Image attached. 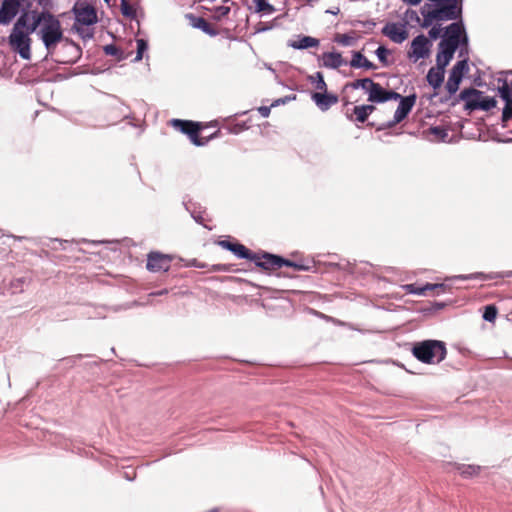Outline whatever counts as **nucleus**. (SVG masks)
<instances>
[{
    "instance_id": "40",
    "label": "nucleus",
    "mask_w": 512,
    "mask_h": 512,
    "mask_svg": "<svg viewBox=\"0 0 512 512\" xmlns=\"http://www.w3.org/2000/svg\"><path fill=\"white\" fill-rule=\"evenodd\" d=\"M336 42L341 44V45H344V46H349L351 45L352 41H353V37L347 35V34H338L335 38Z\"/></svg>"
},
{
    "instance_id": "28",
    "label": "nucleus",
    "mask_w": 512,
    "mask_h": 512,
    "mask_svg": "<svg viewBox=\"0 0 512 512\" xmlns=\"http://www.w3.org/2000/svg\"><path fill=\"white\" fill-rule=\"evenodd\" d=\"M350 65L354 68L375 69L376 66L369 61L361 52H354Z\"/></svg>"
},
{
    "instance_id": "52",
    "label": "nucleus",
    "mask_w": 512,
    "mask_h": 512,
    "mask_svg": "<svg viewBox=\"0 0 512 512\" xmlns=\"http://www.w3.org/2000/svg\"><path fill=\"white\" fill-rule=\"evenodd\" d=\"M104 1H105L106 3H108V4H109V2H110V0H104Z\"/></svg>"
},
{
    "instance_id": "37",
    "label": "nucleus",
    "mask_w": 512,
    "mask_h": 512,
    "mask_svg": "<svg viewBox=\"0 0 512 512\" xmlns=\"http://www.w3.org/2000/svg\"><path fill=\"white\" fill-rule=\"evenodd\" d=\"M137 55L135 61H140L143 58L144 52L148 49L147 41L144 39H137Z\"/></svg>"
},
{
    "instance_id": "50",
    "label": "nucleus",
    "mask_w": 512,
    "mask_h": 512,
    "mask_svg": "<svg viewBox=\"0 0 512 512\" xmlns=\"http://www.w3.org/2000/svg\"><path fill=\"white\" fill-rule=\"evenodd\" d=\"M342 101H343L344 105H348V104H350V103H351V102L349 101V99H348L347 97H345V96H343V97H342Z\"/></svg>"
},
{
    "instance_id": "5",
    "label": "nucleus",
    "mask_w": 512,
    "mask_h": 512,
    "mask_svg": "<svg viewBox=\"0 0 512 512\" xmlns=\"http://www.w3.org/2000/svg\"><path fill=\"white\" fill-rule=\"evenodd\" d=\"M169 125L186 134L195 146H205L210 140L219 137L220 130L215 131L208 137H201L200 132L208 125L204 122H195L191 120L171 119Z\"/></svg>"
},
{
    "instance_id": "30",
    "label": "nucleus",
    "mask_w": 512,
    "mask_h": 512,
    "mask_svg": "<svg viewBox=\"0 0 512 512\" xmlns=\"http://www.w3.org/2000/svg\"><path fill=\"white\" fill-rule=\"evenodd\" d=\"M453 56H454L453 53L439 49V51L436 55V66L439 67L440 69L445 70L446 66L450 63Z\"/></svg>"
},
{
    "instance_id": "44",
    "label": "nucleus",
    "mask_w": 512,
    "mask_h": 512,
    "mask_svg": "<svg viewBox=\"0 0 512 512\" xmlns=\"http://www.w3.org/2000/svg\"><path fill=\"white\" fill-rule=\"evenodd\" d=\"M441 27L440 26H434L429 30V36L431 39H437L441 34Z\"/></svg>"
},
{
    "instance_id": "20",
    "label": "nucleus",
    "mask_w": 512,
    "mask_h": 512,
    "mask_svg": "<svg viewBox=\"0 0 512 512\" xmlns=\"http://www.w3.org/2000/svg\"><path fill=\"white\" fill-rule=\"evenodd\" d=\"M501 98L505 101V107L502 113V121L506 122L512 118V93L506 81L499 88Z\"/></svg>"
},
{
    "instance_id": "21",
    "label": "nucleus",
    "mask_w": 512,
    "mask_h": 512,
    "mask_svg": "<svg viewBox=\"0 0 512 512\" xmlns=\"http://www.w3.org/2000/svg\"><path fill=\"white\" fill-rule=\"evenodd\" d=\"M376 110V107L372 104L355 106L352 110V114H347V117L352 121L364 123L370 114Z\"/></svg>"
},
{
    "instance_id": "6",
    "label": "nucleus",
    "mask_w": 512,
    "mask_h": 512,
    "mask_svg": "<svg viewBox=\"0 0 512 512\" xmlns=\"http://www.w3.org/2000/svg\"><path fill=\"white\" fill-rule=\"evenodd\" d=\"M253 262L257 267L267 271H274L280 269L283 266L291 267L296 271H306L309 269L308 266L302 264L301 262L288 260L281 256L267 252L255 253Z\"/></svg>"
},
{
    "instance_id": "46",
    "label": "nucleus",
    "mask_w": 512,
    "mask_h": 512,
    "mask_svg": "<svg viewBox=\"0 0 512 512\" xmlns=\"http://www.w3.org/2000/svg\"><path fill=\"white\" fill-rule=\"evenodd\" d=\"M165 293H167V290H161V291H158V292H154V293L149 294V297H150V298H153V297H155V296L163 295V294H165Z\"/></svg>"
},
{
    "instance_id": "22",
    "label": "nucleus",
    "mask_w": 512,
    "mask_h": 512,
    "mask_svg": "<svg viewBox=\"0 0 512 512\" xmlns=\"http://www.w3.org/2000/svg\"><path fill=\"white\" fill-rule=\"evenodd\" d=\"M444 76L445 70L436 66L429 69L426 79L429 85H431L434 89H438L441 87L444 81Z\"/></svg>"
},
{
    "instance_id": "2",
    "label": "nucleus",
    "mask_w": 512,
    "mask_h": 512,
    "mask_svg": "<svg viewBox=\"0 0 512 512\" xmlns=\"http://www.w3.org/2000/svg\"><path fill=\"white\" fill-rule=\"evenodd\" d=\"M435 3V8L427 10L428 4H425L421 9L423 21L421 27L428 28L434 21H448L460 18L462 13L461 0H441L432 1Z\"/></svg>"
},
{
    "instance_id": "33",
    "label": "nucleus",
    "mask_w": 512,
    "mask_h": 512,
    "mask_svg": "<svg viewBox=\"0 0 512 512\" xmlns=\"http://www.w3.org/2000/svg\"><path fill=\"white\" fill-rule=\"evenodd\" d=\"M120 9L125 17L132 19L136 16V10L128 0H121Z\"/></svg>"
},
{
    "instance_id": "47",
    "label": "nucleus",
    "mask_w": 512,
    "mask_h": 512,
    "mask_svg": "<svg viewBox=\"0 0 512 512\" xmlns=\"http://www.w3.org/2000/svg\"><path fill=\"white\" fill-rule=\"evenodd\" d=\"M243 129V126L235 125L233 128L230 129L232 133H238Z\"/></svg>"
},
{
    "instance_id": "48",
    "label": "nucleus",
    "mask_w": 512,
    "mask_h": 512,
    "mask_svg": "<svg viewBox=\"0 0 512 512\" xmlns=\"http://www.w3.org/2000/svg\"><path fill=\"white\" fill-rule=\"evenodd\" d=\"M193 265H194L195 267H198V268H206V267H207V265H206V264H204V263H198V262H197V260H194V261H193Z\"/></svg>"
},
{
    "instance_id": "8",
    "label": "nucleus",
    "mask_w": 512,
    "mask_h": 512,
    "mask_svg": "<svg viewBox=\"0 0 512 512\" xmlns=\"http://www.w3.org/2000/svg\"><path fill=\"white\" fill-rule=\"evenodd\" d=\"M468 71V63L466 60L458 61L450 71L446 89L450 95L455 94L462 81L464 74Z\"/></svg>"
},
{
    "instance_id": "34",
    "label": "nucleus",
    "mask_w": 512,
    "mask_h": 512,
    "mask_svg": "<svg viewBox=\"0 0 512 512\" xmlns=\"http://www.w3.org/2000/svg\"><path fill=\"white\" fill-rule=\"evenodd\" d=\"M310 79L312 82H315V87L318 90V92L327 91V84L321 72H317L315 76H311Z\"/></svg>"
},
{
    "instance_id": "29",
    "label": "nucleus",
    "mask_w": 512,
    "mask_h": 512,
    "mask_svg": "<svg viewBox=\"0 0 512 512\" xmlns=\"http://www.w3.org/2000/svg\"><path fill=\"white\" fill-rule=\"evenodd\" d=\"M373 83H374V81L370 78L357 79L353 82L346 83L343 90L345 91L348 88H351V89L362 88L369 94Z\"/></svg>"
},
{
    "instance_id": "26",
    "label": "nucleus",
    "mask_w": 512,
    "mask_h": 512,
    "mask_svg": "<svg viewBox=\"0 0 512 512\" xmlns=\"http://www.w3.org/2000/svg\"><path fill=\"white\" fill-rule=\"evenodd\" d=\"M192 25L195 28L201 29L203 32L210 36H216L218 34L217 29L210 24L206 19L203 17H192Z\"/></svg>"
},
{
    "instance_id": "1",
    "label": "nucleus",
    "mask_w": 512,
    "mask_h": 512,
    "mask_svg": "<svg viewBox=\"0 0 512 512\" xmlns=\"http://www.w3.org/2000/svg\"><path fill=\"white\" fill-rule=\"evenodd\" d=\"M30 14V31H37L49 53H53L58 43L64 38L59 19L47 11H32Z\"/></svg>"
},
{
    "instance_id": "9",
    "label": "nucleus",
    "mask_w": 512,
    "mask_h": 512,
    "mask_svg": "<svg viewBox=\"0 0 512 512\" xmlns=\"http://www.w3.org/2000/svg\"><path fill=\"white\" fill-rule=\"evenodd\" d=\"M431 42L423 34L416 36L411 42V49L408 52V57L417 61L429 56Z\"/></svg>"
},
{
    "instance_id": "3",
    "label": "nucleus",
    "mask_w": 512,
    "mask_h": 512,
    "mask_svg": "<svg viewBox=\"0 0 512 512\" xmlns=\"http://www.w3.org/2000/svg\"><path fill=\"white\" fill-rule=\"evenodd\" d=\"M30 14H22L15 22L12 32L9 36V44L11 48L19 53V55L26 60L31 57V38L30 34L34 31H30Z\"/></svg>"
},
{
    "instance_id": "45",
    "label": "nucleus",
    "mask_w": 512,
    "mask_h": 512,
    "mask_svg": "<svg viewBox=\"0 0 512 512\" xmlns=\"http://www.w3.org/2000/svg\"><path fill=\"white\" fill-rule=\"evenodd\" d=\"M257 110H258L259 114L262 117L266 118V117H268L270 115L271 106L270 107H268V106H260V107H258Z\"/></svg>"
},
{
    "instance_id": "15",
    "label": "nucleus",
    "mask_w": 512,
    "mask_h": 512,
    "mask_svg": "<svg viewBox=\"0 0 512 512\" xmlns=\"http://www.w3.org/2000/svg\"><path fill=\"white\" fill-rule=\"evenodd\" d=\"M218 245L224 249L231 251L238 258L253 261L255 253L239 242H231L229 240H220Z\"/></svg>"
},
{
    "instance_id": "7",
    "label": "nucleus",
    "mask_w": 512,
    "mask_h": 512,
    "mask_svg": "<svg viewBox=\"0 0 512 512\" xmlns=\"http://www.w3.org/2000/svg\"><path fill=\"white\" fill-rule=\"evenodd\" d=\"M481 96V91L468 88L464 89L460 93V98L462 100H466V108L469 110L481 109L484 111H488L494 107H496V100L492 97H483L481 100L479 97Z\"/></svg>"
},
{
    "instance_id": "16",
    "label": "nucleus",
    "mask_w": 512,
    "mask_h": 512,
    "mask_svg": "<svg viewBox=\"0 0 512 512\" xmlns=\"http://www.w3.org/2000/svg\"><path fill=\"white\" fill-rule=\"evenodd\" d=\"M218 245L224 249L231 251L238 258L253 261L255 253L239 242H231L229 240H220Z\"/></svg>"
},
{
    "instance_id": "31",
    "label": "nucleus",
    "mask_w": 512,
    "mask_h": 512,
    "mask_svg": "<svg viewBox=\"0 0 512 512\" xmlns=\"http://www.w3.org/2000/svg\"><path fill=\"white\" fill-rule=\"evenodd\" d=\"M457 470L460 472V474L465 477H474L477 476L480 473V466L477 465H458Z\"/></svg>"
},
{
    "instance_id": "17",
    "label": "nucleus",
    "mask_w": 512,
    "mask_h": 512,
    "mask_svg": "<svg viewBox=\"0 0 512 512\" xmlns=\"http://www.w3.org/2000/svg\"><path fill=\"white\" fill-rule=\"evenodd\" d=\"M19 0H3L0 8V23L8 24L18 13Z\"/></svg>"
},
{
    "instance_id": "39",
    "label": "nucleus",
    "mask_w": 512,
    "mask_h": 512,
    "mask_svg": "<svg viewBox=\"0 0 512 512\" xmlns=\"http://www.w3.org/2000/svg\"><path fill=\"white\" fill-rule=\"evenodd\" d=\"M388 54H389V50L386 49L384 46H380L376 50V55L383 65H388V60H387Z\"/></svg>"
},
{
    "instance_id": "19",
    "label": "nucleus",
    "mask_w": 512,
    "mask_h": 512,
    "mask_svg": "<svg viewBox=\"0 0 512 512\" xmlns=\"http://www.w3.org/2000/svg\"><path fill=\"white\" fill-rule=\"evenodd\" d=\"M312 100L322 111L328 110L331 106L338 103L339 98L337 95L326 92H314L311 96Z\"/></svg>"
},
{
    "instance_id": "38",
    "label": "nucleus",
    "mask_w": 512,
    "mask_h": 512,
    "mask_svg": "<svg viewBox=\"0 0 512 512\" xmlns=\"http://www.w3.org/2000/svg\"><path fill=\"white\" fill-rule=\"evenodd\" d=\"M497 316V308L494 305H488L485 307V311L483 313V318L486 321L492 322L495 320Z\"/></svg>"
},
{
    "instance_id": "10",
    "label": "nucleus",
    "mask_w": 512,
    "mask_h": 512,
    "mask_svg": "<svg viewBox=\"0 0 512 512\" xmlns=\"http://www.w3.org/2000/svg\"><path fill=\"white\" fill-rule=\"evenodd\" d=\"M401 95L393 90L384 89L379 83L374 82L368 95V101L371 103H384L389 100H398Z\"/></svg>"
},
{
    "instance_id": "18",
    "label": "nucleus",
    "mask_w": 512,
    "mask_h": 512,
    "mask_svg": "<svg viewBox=\"0 0 512 512\" xmlns=\"http://www.w3.org/2000/svg\"><path fill=\"white\" fill-rule=\"evenodd\" d=\"M75 15L76 21L82 25H92L97 22L96 10L90 5L75 8Z\"/></svg>"
},
{
    "instance_id": "49",
    "label": "nucleus",
    "mask_w": 512,
    "mask_h": 512,
    "mask_svg": "<svg viewBox=\"0 0 512 512\" xmlns=\"http://www.w3.org/2000/svg\"><path fill=\"white\" fill-rule=\"evenodd\" d=\"M229 11H230V9H229L228 7H221V13H222L223 15L228 14V13H229Z\"/></svg>"
},
{
    "instance_id": "41",
    "label": "nucleus",
    "mask_w": 512,
    "mask_h": 512,
    "mask_svg": "<svg viewBox=\"0 0 512 512\" xmlns=\"http://www.w3.org/2000/svg\"><path fill=\"white\" fill-rule=\"evenodd\" d=\"M296 99V95L293 94V95H288V96H285L284 98H279L277 100H275L272 104H271V107H276L280 104H286L287 102L291 101V100H295Z\"/></svg>"
},
{
    "instance_id": "25",
    "label": "nucleus",
    "mask_w": 512,
    "mask_h": 512,
    "mask_svg": "<svg viewBox=\"0 0 512 512\" xmlns=\"http://www.w3.org/2000/svg\"><path fill=\"white\" fill-rule=\"evenodd\" d=\"M289 46L294 49H308L319 46V40L311 36H302L298 40L289 42Z\"/></svg>"
},
{
    "instance_id": "23",
    "label": "nucleus",
    "mask_w": 512,
    "mask_h": 512,
    "mask_svg": "<svg viewBox=\"0 0 512 512\" xmlns=\"http://www.w3.org/2000/svg\"><path fill=\"white\" fill-rule=\"evenodd\" d=\"M462 34H465L463 24L461 22H454L446 27L444 38L455 41L459 45Z\"/></svg>"
},
{
    "instance_id": "32",
    "label": "nucleus",
    "mask_w": 512,
    "mask_h": 512,
    "mask_svg": "<svg viewBox=\"0 0 512 512\" xmlns=\"http://www.w3.org/2000/svg\"><path fill=\"white\" fill-rule=\"evenodd\" d=\"M252 2L255 5L257 12L271 14L275 11L274 7L266 0H252Z\"/></svg>"
},
{
    "instance_id": "36",
    "label": "nucleus",
    "mask_w": 512,
    "mask_h": 512,
    "mask_svg": "<svg viewBox=\"0 0 512 512\" xmlns=\"http://www.w3.org/2000/svg\"><path fill=\"white\" fill-rule=\"evenodd\" d=\"M104 52L106 55L114 56L118 60L125 58L123 53L121 52V50L116 45H113V44L104 46Z\"/></svg>"
},
{
    "instance_id": "24",
    "label": "nucleus",
    "mask_w": 512,
    "mask_h": 512,
    "mask_svg": "<svg viewBox=\"0 0 512 512\" xmlns=\"http://www.w3.org/2000/svg\"><path fill=\"white\" fill-rule=\"evenodd\" d=\"M323 65L328 68L337 69L342 66L345 62L340 53L337 52H325L322 54Z\"/></svg>"
},
{
    "instance_id": "13",
    "label": "nucleus",
    "mask_w": 512,
    "mask_h": 512,
    "mask_svg": "<svg viewBox=\"0 0 512 512\" xmlns=\"http://www.w3.org/2000/svg\"><path fill=\"white\" fill-rule=\"evenodd\" d=\"M382 33L395 43H402L408 38L406 25L403 23H387L383 27Z\"/></svg>"
},
{
    "instance_id": "11",
    "label": "nucleus",
    "mask_w": 512,
    "mask_h": 512,
    "mask_svg": "<svg viewBox=\"0 0 512 512\" xmlns=\"http://www.w3.org/2000/svg\"><path fill=\"white\" fill-rule=\"evenodd\" d=\"M398 100H400V103L395 111L394 119L388 124V127H392L400 123L408 116L413 106L415 105L416 95L413 94L406 97L401 96V98H398Z\"/></svg>"
},
{
    "instance_id": "43",
    "label": "nucleus",
    "mask_w": 512,
    "mask_h": 512,
    "mask_svg": "<svg viewBox=\"0 0 512 512\" xmlns=\"http://www.w3.org/2000/svg\"><path fill=\"white\" fill-rule=\"evenodd\" d=\"M212 271L229 272V271H231V265H229V264H215V265L212 266Z\"/></svg>"
},
{
    "instance_id": "42",
    "label": "nucleus",
    "mask_w": 512,
    "mask_h": 512,
    "mask_svg": "<svg viewBox=\"0 0 512 512\" xmlns=\"http://www.w3.org/2000/svg\"><path fill=\"white\" fill-rule=\"evenodd\" d=\"M405 18L407 21H420V18L415 10H407L405 13Z\"/></svg>"
},
{
    "instance_id": "14",
    "label": "nucleus",
    "mask_w": 512,
    "mask_h": 512,
    "mask_svg": "<svg viewBox=\"0 0 512 512\" xmlns=\"http://www.w3.org/2000/svg\"><path fill=\"white\" fill-rule=\"evenodd\" d=\"M218 245L224 249L231 251L238 258L253 261L255 253L239 242H231L229 240H220Z\"/></svg>"
},
{
    "instance_id": "51",
    "label": "nucleus",
    "mask_w": 512,
    "mask_h": 512,
    "mask_svg": "<svg viewBox=\"0 0 512 512\" xmlns=\"http://www.w3.org/2000/svg\"><path fill=\"white\" fill-rule=\"evenodd\" d=\"M433 131H434V132H438V131H439V129H438V128H433Z\"/></svg>"
},
{
    "instance_id": "4",
    "label": "nucleus",
    "mask_w": 512,
    "mask_h": 512,
    "mask_svg": "<svg viewBox=\"0 0 512 512\" xmlns=\"http://www.w3.org/2000/svg\"><path fill=\"white\" fill-rule=\"evenodd\" d=\"M413 356L425 364H438L447 354L445 343L438 340H424L414 344Z\"/></svg>"
},
{
    "instance_id": "27",
    "label": "nucleus",
    "mask_w": 512,
    "mask_h": 512,
    "mask_svg": "<svg viewBox=\"0 0 512 512\" xmlns=\"http://www.w3.org/2000/svg\"><path fill=\"white\" fill-rule=\"evenodd\" d=\"M404 289L411 294L424 295L428 290H442L443 284H426L423 287H418L416 284H407Z\"/></svg>"
},
{
    "instance_id": "12",
    "label": "nucleus",
    "mask_w": 512,
    "mask_h": 512,
    "mask_svg": "<svg viewBox=\"0 0 512 512\" xmlns=\"http://www.w3.org/2000/svg\"><path fill=\"white\" fill-rule=\"evenodd\" d=\"M172 258L159 252H151L148 255L146 267L151 272L167 271L170 268Z\"/></svg>"
},
{
    "instance_id": "35",
    "label": "nucleus",
    "mask_w": 512,
    "mask_h": 512,
    "mask_svg": "<svg viewBox=\"0 0 512 512\" xmlns=\"http://www.w3.org/2000/svg\"><path fill=\"white\" fill-rule=\"evenodd\" d=\"M458 46L459 45L455 43V41H451L447 38H443V40L439 43L440 50H445L453 54L457 50Z\"/></svg>"
}]
</instances>
